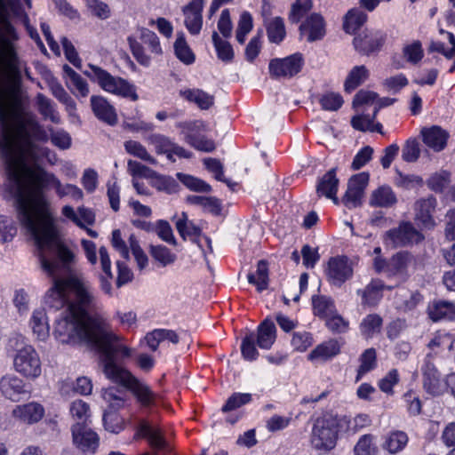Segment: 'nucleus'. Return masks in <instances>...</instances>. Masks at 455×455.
I'll list each match as a JSON object with an SVG mask.
<instances>
[{
    "label": "nucleus",
    "instance_id": "1",
    "mask_svg": "<svg viewBox=\"0 0 455 455\" xmlns=\"http://www.w3.org/2000/svg\"><path fill=\"white\" fill-rule=\"evenodd\" d=\"M52 286L45 295V304L59 310L68 306L76 320V331L100 355L103 371L108 379H114V335L111 326L98 314H89L92 296L77 277L51 276Z\"/></svg>",
    "mask_w": 455,
    "mask_h": 455
},
{
    "label": "nucleus",
    "instance_id": "2",
    "mask_svg": "<svg viewBox=\"0 0 455 455\" xmlns=\"http://www.w3.org/2000/svg\"><path fill=\"white\" fill-rule=\"evenodd\" d=\"M48 151L47 148L36 143L6 172L9 181L16 188L19 213L52 219L44 195L50 188H54L60 197L70 196L78 200L83 196L79 188L70 184L63 186L53 173L46 171L44 159Z\"/></svg>",
    "mask_w": 455,
    "mask_h": 455
},
{
    "label": "nucleus",
    "instance_id": "3",
    "mask_svg": "<svg viewBox=\"0 0 455 455\" xmlns=\"http://www.w3.org/2000/svg\"><path fill=\"white\" fill-rule=\"evenodd\" d=\"M22 100L19 89L0 85V156L7 172L35 144L46 142L49 136L32 116L22 117Z\"/></svg>",
    "mask_w": 455,
    "mask_h": 455
},
{
    "label": "nucleus",
    "instance_id": "4",
    "mask_svg": "<svg viewBox=\"0 0 455 455\" xmlns=\"http://www.w3.org/2000/svg\"><path fill=\"white\" fill-rule=\"evenodd\" d=\"M19 219L34 236L42 268L48 275H57L61 268H68L75 255L58 235L53 220L21 213Z\"/></svg>",
    "mask_w": 455,
    "mask_h": 455
},
{
    "label": "nucleus",
    "instance_id": "5",
    "mask_svg": "<svg viewBox=\"0 0 455 455\" xmlns=\"http://www.w3.org/2000/svg\"><path fill=\"white\" fill-rule=\"evenodd\" d=\"M340 427V420L337 416L324 414L318 418L313 426L310 437L313 448L322 452L332 450L336 446Z\"/></svg>",
    "mask_w": 455,
    "mask_h": 455
},
{
    "label": "nucleus",
    "instance_id": "6",
    "mask_svg": "<svg viewBox=\"0 0 455 455\" xmlns=\"http://www.w3.org/2000/svg\"><path fill=\"white\" fill-rule=\"evenodd\" d=\"M13 368L28 379H37L42 373V363L36 350L30 345L18 349L13 357Z\"/></svg>",
    "mask_w": 455,
    "mask_h": 455
},
{
    "label": "nucleus",
    "instance_id": "7",
    "mask_svg": "<svg viewBox=\"0 0 455 455\" xmlns=\"http://www.w3.org/2000/svg\"><path fill=\"white\" fill-rule=\"evenodd\" d=\"M116 383L120 384L131 391L143 406H149L154 401V394L150 388L141 383L126 369L116 364Z\"/></svg>",
    "mask_w": 455,
    "mask_h": 455
},
{
    "label": "nucleus",
    "instance_id": "8",
    "mask_svg": "<svg viewBox=\"0 0 455 455\" xmlns=\"http://www.w3.org/2000/svg\"><path fill=\"white\" fill-rule=\"evenodd\" d=\"M419 266V259L411 252H396L388 259V277H395L399 282L404 283Z\"/></svg>",
    "mask_w": 455,
    "mask_h": 455
},
{
    "label": "nucleus",
    "instance_id": "9",
    "mask_svg": "<svg viewBox=\"0 0 455 455\" xmlns=\"http://www.w3.org/2000/svg\"><path fill=\"white\" fill-rule=\"evenodd\" d=\"M177 127L181 129L185 140L193 148L204 152H212L215 149L214 142L200 133L206 130L204 122L199 120L180 122L177 124Z\"/></svg>",
    "mask_w": 455,
    "mask_h": 455
},
{
    "label": "nucleus",
    "instance_id": "10",
    "mask_svg": "<svg viewBox=\"0 0 455 455\" xmlns=\"http://www.w3.org/2000/svg\"><path fill=\"white\" fill-rule=\"evenodd\" d=\"M11 0H0V14L4 13ZM0 73L8 76L19 74L18 57L13 44L9 39L0 37Z\"/></svg>",
    "mask_w": 455,
    "mask_h": 455
},
{
    "label": "nucleus",
    "instance_id": "11",
    "mask_svg": "<svg viewBox=\"0 0 455 455\" xmlns=\"http://www.w3.org/2000/svg\"><path fill=\"white\" fill-rule=\"evenodd\" d=\"M423 234L412 223L403 221L397 228L386 233V240L395 247H404L424 240Z\"/></svg>",
    "mask_w": 455,
    "mask_h": 455
},
{
    "label": "nucleus",
    "instance_id": "12",
    "mask_svg": "<svg viewBox=\"0 0 455 455\" xmlns=\"http://www.w3.org/2000/svg\"><path fill=\"white\" fill-rule=\"evenodd\" d=\"M423 375V387L427 393L434 396L443 395L448 389V376L444 380L430 360L427 359L421 368Z\"/></svg>",
    "mask_w": 455,
    "mask_h": 455
},
{
    "label": "nucleus",
    "instance_id": "13",
    "mask_svg": "<svg viewBox=\"0 0 455 455\" xmlns=\"http://www.w3.org/2000/svg\"><path fill=\"white\" fill-rule=\"evenodd\" d=\"M73 443L84 453L93 454L99 447V436L87 425L76 423L71 427Z\"/></svg>",
    "mask_w": 455,
    "mask_h": 455
},
{
    "label": "nucleus",
    "instance_id": "14",
    "mask_svg": "<svg viewBox=\"0 0 455 455\" xmlns=\"http://www.w3.org/2000/svg\"><path fill=\"white\" fill-rule=\"evenodd\" d=\"M303 63L302 55L295 53L283 59L272 60L269 72L274 77H291L301 70Z\"/></svg>",
    "mask_w": 455,
    "mask_h": 455
},
{
    "label": "nucleus",
    "instance_id": "15",
    "mask_svg": "<svg viewBox=\"0 0 455 455\" xmlns=\"http://www.w3.org/2000/svg\"><path fill=\"white\" fill-rule=\"evenodd\" d=\"M204 0H190L182 7L184 26L190 35H199L203 28V10Z\"/></svg>",
    "mask_w": 455,
    "mask_h": 455
},
{
    "label": "nucleus",
    "instance_id": "16",
    "mask_svg": "<svg viewBox=\"0 0 455 455\" xmlns=\"http://www.w3.org/2000/svg\"><path fill=\"white\" fill-rule=\"evenodd\" d=\"M369 182V173L360 172L353 175L347 184V189L343 197V204L349 209L361 204V200Z\"/></svg>",
    "mask_w": 455,
    "mask_h": 455
},
{
    "label": "nucleus",
    "instance_id": "17",
    "mask_svg": "<svg viewBox=\"0 0 455 455\" xmlns=\"http://www.w3.org/2000/svg\"><path fill=\"white\" fill-rule=\"evenodd\" d=\"M326 274L333 284L340 286L352 277L353 268L347 257L337 256L329 259Z\"/></svg>",
    "mask_w": 455,
    "mask_h": 455
},
{
    "label": "nucleus",
    "instance_id": "18",
    "mask_svg": "<svg viewBox=\"0 0 455 455\" xmlns=\"http://www.w3.org/2000/svg\"><path fill=\"white\" fill-rule=\"evenodd\" d=\"M436 199L429 196L427 198H420L414 204L415 221L417 224L426 229H432L435 226L433 214L436 207Z\"/></svg>",
    "mask_w": 455,
    "mask_h": 455
},
{
    "label": "nucleus",
    "instance_id": "19",
    "mask_svg": "<svg viewBox=\"0 0 455 455\" xmlns=\"http://www.w3.org/2000/svg\"><path fill=\"white\" fill-rule=\"evenodd\" d=\"M386 40V35L380 31L363 30L354 38V45L361 54L369 55L379 51Z\"/></svg>",
    "mask_w": 455,
    "mask_h": 455
},
{
    "label": "nucleus",
    "instance_id": "20",
    "mask_svg": "<svg viewBox=\"0 0 455 455\" xmlns=\"http://www.w3.org/2000/svg\"><path fill=\"white\" fill-rule=\"evenodd\" d=\"M300 37L307 42H315L323 38L326 34V23L319 13L310 14L299 26Z\"/></svg>",
    "mask_w": 455,
    "mask_h": 455
},
{
    "label": "nucleus",
    "instance_id": "21",
    "mask_svg": "<svg viewBox=\"0 0 455 455\" xmlns=\"http://www.w3.org/2000/svg\"><path fill=\"white\" fill-rule=\"evenodd\" d=\"M423 142L435 152L443 150L450 137L449 132L440 126L433 125L423 128L420 132Z\"/></svg>",
    "mask_w": 455,
    "mask_h": 455
},
{
    "label": "nucleus",
    "instance_id": "22",
    "mask_svg": "<svg viewBox=\"0 0 455 455\" xmlns=\"http://www.w3.org/2000/svg\"><path fill=\"white\" fill-rule=\"evenodd\" d=\"M340 353V345L337 339H331L317 345L308 355L311 362H326Z\"/></svg>",
    "mask_w": 455,
    "mask_h": 455
},
{
    "label": "nucleus",
    "instance_id": "23",
    "mask_svg": "<svg viewBox=\"0 0 455 455\" xmlns=\"http://www.w3.org/2000/svg\"><path fill=\"white\" fill-rule=\"evenodd\" d=\"M386 288L390 290L391 286H386L383 281L379 279L371 280L363 290L357 291L362 297V304L369 307L376 306L382 299L383 291Z\"/></svg>",
    "mask_w": 455,
    "mask_h": 455
},
{
    "label": "nucleus",
    "instance_id": "24",
    "mask_svg": "<svg viewBox=\"0 0 455 455\" xmlns=\"http://www.w3.org/2000/svg\"><path fill=\"white\" fill-rule=\"evenodd\" d=\"M44 407L37 403L18 405L12 411L13 417L28 424L39 421L44 417Z\"/></svg>",
    "mask_w": 455,
    "mask_h": 455
},
{
    "label": "nucleus",
    "instance_id": "25",
    "mask_svg": "<svg viewBox=\"0 0 455 455\" xmlns=\"http://www.w3.org/2000/svg\"><path fill=\"white\" fill-rule=\"evenodd\" d=\"M397 197L392 188L383 185L373 190L371 194L369 204L373 207L390 208L395 205Z\"/></svg>",
    "mask_w": 455,
    "mask_h": 455
},
{
    "label": "nucleus",
    "instance_id": "26",
    "mask_svg": "<svg viewBox=\"0 0 455 455\" xmlns=\"http://www.w3.org/2000/svg\"><path fill=\"white\" fill-rule=\"evenodd\" d=\"M338 187L339 180L336 177V169L332 168L320 180L316 188V192L318 196H324L327 198L331 199L334 204H338Z\"/></svg>",
    "mask_w": 455,
    "mask_h": 455
},
{
    "label": "nucleus",
    "instance_id": "27",
    "mask_svg": "<svg viewBox=\"0 0 455 455\" xmlns=\"http://www.w3.org/2000/svg\"><path fill=\"white\" fill-rule=\"evenodd\" d=\"M62 69L68 88L73 93H77L81 97H87L89 87L86 81L67 64L63 66Z\"/></svg>",
    "mask_w": 455,
    "mask_h": 455
},
{
    "label": "nucleus",
    "instance_id": "28",
    "mask_svg": "<svg viewBox=\"0 0 455 455\" xmlns=\"http://www.w3.org/2000/svg\"><path fill=\"white\" fill-rule=\"evenodd\" d=\"M91 106L92 112L98 119L108 124H114V108L105 98L92 96Z\"/></svg>",
    "mask_w": 455,
    "mask_h": 455
},
{
    "label": "nucleus",
    "instance_id": "29",
    "mask_svg": "<svg viewBox=\"0 0 455 455\" xmlns=\"http://www.w3.org/2000/svg\"><path fill=\"white\" fill-rule=\"evenodd\" d=\"M0 389L5 397L12 400H13L15 396L26 392L24 381L12 374L2 377L0 380Z\"/></svg>",
    "mask_w": 455,
    "mask_h": 455
},
{
    "label": "nucleus",
    "instance_id": "30",
    "mask_svg": "<svg viewBox=\"0 0 455 455\" xmlns=\"http://www.w3.org/2000/svg\"><path fill=\"white\" fill-rule=\"evenodd\" d=\"M145 340L152 351H156L160 342L168 340L172 344H177L180 341V338L172 330L156 329L147 333Z\"/></svg>",
    "mask_w": 455,
    "mask_h": 455
},
{
    "label": "nucleus",
    "instance_id": "31",
    "mask_svg": "<svg viewBox=\"0 0 455 455\" xmlns=\"http://www.w3.org/2000/svg\"><path fill=\"white\" fill-rule=\"evenodd\" d=\"M90 71H84L92 81L98 83V84L105 91L114 92V77L104 69L95 66L89 65Z\"/></svg>",
    "mask_w": 455,
    "mask_h": 455
},
{
    "label": "nucleus",
    "instance_id": "32",
    "mask_svg": "<svg viewBox=\"0 0 455 455\" xmlns=\"http://www.w3.org/2000/svg\"><path fill=\"white\" fill-rule=\"evenodd\" d=\"M36 102L37 110L44 119H49L53 124L60 123V116L52 100L43 93H38L36 97Z\"/></svg>",
    "mask_w": 455,
    "mask_h": 455
},
{
    "label": "nucleus",
    "instance_id": "33",
    "mask_svg": "<svg viewBox=\"0 0 455 455\" xmlns=\"http://www.w3.org/2000/svg\"><path fill=\"white\" fill-rule=\"evenodd\" d=\"M139 434L148 440L149 444L158 451L164 450L167 443L163 437L159 428L152 427L147 422H142L140 426Z\"/></svg>",
    "mask_w": 455,
    "mask_h": 455
},
{
    "label": "nucleus",
    "instance_id": "34",
    "mask_svg": "<svg viewBox=\"0 0 455 455\" xmlns=\"http://www.w3.org/2000/svg\"><path fill=\"white\" fill-rule=\"evenodd\" d=\"M275 340V326L269 320L263 321L258 328L256 341L258 346L263 349H268Z\"/></svg>",
    "mask_w": 455,
    "mask_h": 455
},
{
    "label": "nucleus",
    "instance_id": "35",
    "mask_svg": "<svg viewBox=\"0 0 455 455\" xmlns=\"http://www.w3.org/2000/svg\"><path fill=\"white\" fill-rule=\"evenodd\" d=\"M382 324L383 319L379 315L369 314L360 323L361 335L366 339H371L380 332Z\"/></svg>",
    "mask_w": 455,
    "mask_h": 455
},
{
    "label": "nucleus",
    "instance_id": "36",
    "mask_svg": "<svg viewBox=\"0 0 455 455\" xmlns=\"http://www.w3.org/2000/svg\"><path fill=\"white\" fill-rule=\"evenodd\" d=\"M428 314L433 321H439L444 318L454 319L455 304L446 300L435 301L433 305L429 307Z\"/></svg>",
    "mask_w": 455,
    "mask_h": 455
},
{
    "label": "nucleus",
    "instance_id": "37",
    "mask_svg": "<svg viewBox=\"0 0 455 455\" xmlns=\"http://www.w3.org/2000/svg\"><path fill=\"white\" fill-rule=\"evenodd\" d=\"M422 295L419 291H409L403 288L395 294V303L398 308L408 311L416 307L421 301Z\"/></svg>",
    "mask_w": 455,
    "mask_h": 455
},
{
    "label": "nucleus",
    "instance_id": "38",
    "mask_svg": "<svg viewBox=\"0 0 455 455\" xmlns=\"http://www.w3.org/2000/svg\"><path fill=\"white\" fill-rule=\"evenodd\" d=\"M180 96L189 102L196 103L201 109L210 108L214 102V97L199 89L180 92Z\"/></svg>",
    "mask_w": 455,
    "mask_h": 455
},
{
    "label": "nucleus",
    "instance_id": "39",
    "mask_svg": "<svg viewBox=\"0 0 455 455\" xmlns=\"http://www.w3.org/2000/svg\"><path fill=\"white\" fill-rule=\"evenodd\" d=\"M408 443V435L403 431L391 432L385 439L383 449L391 454H395L404 449Z\"/></svg>",
    "mask_w": 455,
    "mask_h": 455
},
{
    "label": "nucleus",
    "instance_id": "40",
    "mask_svg": "<svg viewBox=\"0 0 455 455\" xmlns=\"http://www.w3.org/2000/svg\"><path fill=\"white\" fill-rule=\"evenodd\" d=\"M369 76V71L365 66H355L348 73L344 87L345 91L351 92L356 87L361 85Z\"/></svg>",
    "mask_w": 455,
    "mask_h": 455
},
{
    "label": "nucleus",
    "instance_id": "41",
    "mask_svg": "<svg viewBox=\"0 0 455 455\" xmlns=\"http://www.w3.org/2000/svg\"><path fill=\"white\" fill-rule=\"evenodd\" d=\"M360 365L357 370L355 381L358 382L367 372L372 371L377 366V352L375 348L371 347L363 351L359 357Z\"/></svg>",
    "mask_w": 455,
    "mask_h": 455
},
{
    "label": "nucleus",
    "instance_id": "42",
    "mask_svg": "<svg viewBox=\"0 0 455 455\" xmlns=\"http://www.w3.org/2000/svg\"><path fill=\"white\" fill-rule=\"evenodd\" d=\"M30 324L33 332L36 334L39 339H44L49 334V326L47 323L46 313L44 309L40 308L33 312Z\"/></svg>",
    "mask_w": 455,
    "mask_h": 455
},
{
    "label": "nucleus",
    "instance_id": "43",
    "mask_svg": "<svg viewBox=\"0 0 455 455\" xmlns=\"http://www.w3.org/2000/svg\"><path fill=\"white\" fill-rule=\"evenodd\" d=\"M99 252L102 269V274L100 275L101 287L105 292L110 294L111 284L109 280L112 279L111 260L105 247H100Z\"/></svg>",
    "mask_w": 455,
    "mask_h": 455
},
{
    "label": "nucleus",
    "instance_id": "44",
    "mask_svg": "<svg viewBox=\"0 0 455 455\" xmlns=\"http://www.w3.org/2000/svg\"><path fill=\"white\" fill-rule=\"evenodd\" d=\"M101 397L107 403L106 408H104V413H103V418H102L105 429L110 433H114V424H113L114 388L108 387V388L103 389Z\"/></svg>",
    "mask_w": 455,
    "mask_h": 455
},
{
    "label": "nucleus",
    "instance_id": "45",
    "mask_svg": "<svg viewBox=\"0 0 455 455\" xmlns=\"http://www.w3.org/2000/svg\"><path fill=\"white\" fill-rule=\"evenodd\" d=\"M312 303L314 314L321 318L325 319L336 311L332 299L326 296H314Z\"/></svg>",
    "mask_w": 455,
    "mask_h": 455
},
{
    "label": "nucleus",
    "instance_id": "46",
    "mask_svg": "<svg viewBox=\"0 0 455 455\" xmlns=\"http://www.w3.org/2000/svg\"><path fill=\"white\" fill-rule=\"evenodd\" d=\"M367 15L360 10H350L345 16L344 30L348 34L355 33L366 21Z\"/></svg>",
    "mask_w": 455,
    "mask_h": 455
},
{
    "label": "nucleus",
    "instance_id": "47",
    "mask_svg": "<svg viewBox=\"0 0 455 455\" xmlns=\"http://www.w3.org/2000/svg\"><path fill=\"white\" fill-rule=\"evenodd\" d=\"M267 34L269 42L280 44L286 36L283 20L280 17L273 18L267 25Z\"/></svg>",
    "mask_w": 455,
    "mask_h": 455
},
{
    "label": "nucleus",
    "instance_id": "48",
    "mask_svg": "<svg viewBox=\"0 0 455 455\" xmlns=\"http://www.w3.org/2000/svg\"><path fill=\"white\" fill-rule=\"evenodd\" d=\"M268 281V265L266 260H259L257 265L256 275L249 274L248 282L255 284L257 290L261 291L267 287Z\"/></svg>",
    "mask_w": 455,
    "mask_h": 455
},
{
    "label": "nucleus",
    "instance_id": "49",
    "mask_svg": "<svg viewBox=\"0 0 455 455\" xmlns=\"http://www.w3.org/2000/svg\"><path fill=\"white\" fill-rule=\"evenodd\" d=\"M69 411L76 423L87 425L91 418L90 405L82 399H76L71 403Z\"/></svg>",
    "mask_w": 455,
    "mask_h": 455
},
{
    "label": "nucleus",
    "instance_id": "50",
    "mask_svg": "<svg viewBox=\"0 0 455 455\" xmlns=\"http://www.w3.org/2000/svg\"><path fill=\"white\" fill-rule=\"evenodd\" d=\"M152 187L159 191L167 194L176 193L179 189L178 182L170 176L157 174L156 172L150 180Z\"/></svg>",
    "mask_w": 455,
    "mask_h": 455
},
{
    "label": "nucleus",
    "instance_id": "51",
    "mask_svg": "<svg viewBox=\"0 0 455 455\" xmlns=\"http://www.w3.org/2000/svg\"><path fill=\"white\" fill-rule=\"evenodd\" d=\"M49 87L52 95L66 106L68 111L76 109L75 100L57 80H52L49 84Z\"/></svg>",
    "mask_w": 455,
    "mask_h": 455
},
{
    "label": "nucleus",
    "instance_id": "52",
    "mask_svg": "<svg viewBox=\"0 0 455 455\" xmlns=\"http://www.w3.org/2000/svg\"><path fill=\"white\" fill-rule=\"evenodd\" d=\"M212 42L220 60L224 62H230L233 60L235 56L234 50L228 41L222 40L217 32H213Z\"/></svg>",
    "mask_w": 455,
    "mask_h": 455
},
{
    "label": "nucleus",
    "instance_id": "53",
    "mask_svg": "<svg viewBox=\"0 0 455 455\" xmlns=\"http://www.w3.org/2000/svg\"><path fill=\"white\" fill-rule=\"evenodd\" d=\"M174 51L177 58L183 63L189 65L195 61V55L187 44L183 34L178 36L174 43Z\"/></svg>",
    "mask_w": 455,
    "mask_h": 455
},
{
    "label": "nucleus",
    "instance_id": "54",
    "mask_svg": "<svg viewBox=\"0 0 455 455\" xmlns=\"http://www.w3.org/2000/svg\"><path fill=\"white\" fill-rule=\"evenodd\" d=\"M403 56L411 64L419 63L424 56V51L420 41L415 40L410 44H404L403 47Z\"/></svg>",
    "mask_w": 455,
    "mask_h": 455
},
{
    "label": "nucleus",
    "instance_id": "55",
    "mask_svg": "<svg viewBox=\"0 0 455 455\" xmlns=\"http://www.w3.org/2000/svg\"><path fill=\"white\" fill-rule=\"evenodd\" d=\"M149 252L153 259L163 267L170 265L176 260V255L164 245H150Z\"/></svg>",
    "mask_w": 455,
    "mask_h": 455
},
{
    "label": "nucleus",
    "instance_id": "56",
    "mask_svg": "<svg viewBox=\"0 0 455 455\" xmlns=\"http://www.w3.org/2000/svg\"><path fill=\"white\" fill-rule=\"evenodd\" d=\"M124 147L129 154L139 157L150 164H157L156 160L152 156H150L146 148L140 142L135 140H128L124 143Z\"/></svg>",
    "mask_w": 455,
    "mask_h": 455
},
{
    "label": "nucleus",
    "instance_id": "57",
    "mask_svg": "<svg viewBox=\"0 0 455 455\" xmlns=\"http://www.w3.org/2000/svg\"><path fill=\"white\" fill-rule=\"evenodd\" d=\"M341 427L346 425L347 427V431L352 434L356 433L360 429L370 426L371 420L367 414H358L353 419H349L346 417L339 419Z\"/></svg>",
    "mask_w": 455,
    "mask_h": 455
},
{
    "label": "nucleus",
    "instance_id": "58",
    "mask_svg": "<svg viewBox=\"0 0 455 455\" xmlns=\"http://www.w3.org/2000/svg\"><path fill=\"white\" fill-rule=\"evenodd\" d=\"M177 177L180 181L182 182L190 190L196 192H210L212 189L209 184L194 176L178 173Z\"/></svg>",
    "mask_w": 455,
    "mask_h": 455
},
{
    "label": "nucleus",
    "instance_id": "59",
    "mask_svg": "<svg viewBox=\"0 0 455 455\" xmlns=\"http://www.w3.org/2000/svg\"><path fill=\"white\" fill-rule=\"evenodd\" d=\"M175 226L183 239H186L187 236H196L200 234V229L192 222L188 221L185 212L181 213V218L176 221Z\"/></svg>",
    "mask_w": 455,
    "mask_h": 455
},
{
    "label": "nucleus",
    "instance_id": "60",
    "mask_svg": "<svg viewBox=\"0 0 455 455\" xmlns=\"http://www.w3.org/2000/svg\"><path fill=\"white\" fill-rule=\"evenodd\" d=\"M420 156V146L416 139L406 140L402 150V158L407 163H415Z\"/></svg>",
    "mask_w": 455,
    "mask_h": 455
},
{
    "label": "nucleus",
    "instance_id": "61",
    "mask_svg": "<svg viewBox=\"0 0 455 455\" xmlns=\"http://www.w3.org/2000/svg\"><path fill=\"white\" fill-rule=\"evenodd\" d=\"M140 39L142 43L148 47L151 53L155 55L162 54L163 52L160 41L156 33L148 28H142L140 31Z\"/></svg>",
    "mask_w": 455,
    "mask_h": 455
},
{
    "label": "nucleus",
    "instance_id": "62",
    "mask_svg": "<svg viewBox=\"0 0 455 455\" xmlns=\"http://www.w3.org/2000/svg\"><path fill=\"white\" fill-rule=\"evenodd\" d=\"M256 334L251 332L247 334L242 341L241 351L243 358L248 361L255 360L259 353L255 347Z\"/></svg>",
    "mask_w": 455,
    "mask_h": 455
},
{
    "label": "nucleus",
    "instance_id": "63",
    "mask_svg": "<svg viewBox=\"0 0 455 455\" xmlns=\"http://www.w3.org/2000/svg\"><path fill=\"white\" fill-rule=\"evenodd\" d=\"M148 142L155 148L157 154L163 155L171 151L173 142L162 134H151L148 137Z\"/></svg>",
    "mask_w": 455,
    "mask_h": 455
},
{
    "label": "nucleus",
    "instance_id": "64",
    "mask_svg": "<svg viewBox=\"0 0 455 455\" xmlns=\"http://www.w3.org/2000/svg\"><path fill=\"white\" fill-rule=\"evenodd\" d=\"M450 183V173L446 171L434 173L427 181V187L435 192H442Z\"/></svg>",
    "mask_w": 455,
    "mask_h": 455
}]
</instances>
